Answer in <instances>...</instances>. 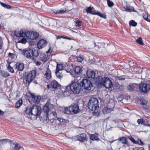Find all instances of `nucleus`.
<instances>
[{"instance_id":"1","label":"nucleus","mask_w":150,"mask_h":150,"mask_svg":"<svg viewBox=\"0 0 150 150\" xmlns=\"http://www.w3.org/2000/svg\"><path fill=\"white\" fill-rule=\"evenodd\" d=\"M96 81L98 84L103 85L105 87L108 88H110L112 86L111 81L108 77L103 78L101 76H98L96 78Z\"/></svg>"},{"instance_id":"2","label":"nucleus","mask_w":150,"mask_h":150,"mask_svg":"<svg viewBox=\"0 0 150 150\" xmlns=\"http://www.w3.org/2000/svg\"><path fill=\"white\" fill-rule=\"evenodd\" d=\"M36 74V71L33 70L24 76L23 81L25 86H28L29 85L30 82L34 79Z\"/></svg>"},{"instance_id":"3","label":"nucleus","mask_w":150,"mask_h":150,"mask_svg":"<svg viewBox=\"0 0 150 150\" xmlns=\"http://www.w3.org/2000/svg\"><path fill=\"white\" fill-rule=\"evenodd\" d=\"M41 108L38 106H33L31 108V116H28V118L32 120L36 119L37 116L41 113Z\"/></svg>"},{"instance_id":"4","label":"nucleus","mask_w":150,"mask_h":150,"mask_svg":"<svg viewBox=\"0 0 150 150\" xmlns=\"http://www.w3.org/2000/svg\"><path fill=\"white\" fill-rule=\"evenodd\" d=\"M98 101L96 98H92L89 100L88 104L89 108L92 110H96L99 107Z\"/></svg>"},{"instance_id":"5","label":"nucleus","mask_w":150,"mask_h":150,"mask_svg":"<svg viewBox=\"0 0 150 150\" xmlns=\"http://www.w3.org/2000/svg\"><path fill=\"white\" fill-rule=\"evenodd\" d=\"M72 92L76 94L79 93L81 90V87L78 83L72 81L70 84Z\"/></svg>"},{"instance_id":"6","label":"nucleus","mask_w":150,"mask_h":150,"mask_svg":"<svg viewBox=\"0 0 150 150\" xmlns=\"http://www.w3.org/2000/svg\"><path fill=\"white\" fill-rule=\"evenodd\" d=\"M94 8L93 6H89L86 9V11L87 13H90L92 14L96 15L101 18H105L106 16L105 14H102L100 12L93 10Z\"/></svg>"},{"instance_id":"7","label":"nucleus","mask_w":150,"mask_h":150,"mask_svg":"<svg viewBox=\"0 0 150 150\" xmlns=\"http://www.w3.org/2000/svg\"><path fill=\"white\" fill-rule=\"evenodd\" d=\"M80 84L84 88L87 90H89L91 89V88L92 87V84L90 81L87 79L83 80L80 83Z\"/></svg>"},{"instance_id":"8","label":"nucleus","mask_w":150,"mask_h":150,"mask_svg":"<svg viewBox=\"0 0 150 150\" xmlns=\"http://www.w3.org/2000/svg\"><path fill=\"white\" fill-rule=\"evenodd\" d=\"M22 54L28 58H31L33 56V51L32 49H29L27 50L20 49Z\"/></svg>"},{"instance_id":"9","label":"nucleus","mask_w":150,"mask_h":150,"mask_svg":"<svg viewBox=\"0 0 150 150\" xmlns=\"http://www.w3.org/2000/svg\"><path fill=\"white\" fill-rule=\"evenodd\" d=\"M139 88L142 92L147 93L150 90V85L145 83H141L139 85Z\"/></svg>"},{"instance_id":"10","label":"nucleus","mask_w":150,"mask_h":150,"mask_svg":"<svg viewBox=\"0 0 150 150\" xmlns=\"http://www.w3.org/2000/svg\"><path fill=\"white\" fill-rule=\"evenodd\" d=\"M26 35L29 39L33 40L37 38L39 36V34L36 32L28 31L26 33Z\"/></svg>"},{"instance_id":"11","label":"nucleus","mask_w":150,"mask_h":150,"mask_svg":"<svg viewBox=\"0 0 150 150\" xmlns=\"http://www.w3.org/2000/svg\"><path fill=\"white\" fill-rule=\"evenodd\" d=\"M70 110L71 114H74L78 113L80 111L78 105L76 104H71L70 106Z\"/></svg>"},{"instance_id":"12","label":"nucleus","mask_w":150,"mask_h":150,"mask_svg":"<svg viewBox=\"0 0 150 150\" xmlns=\"http://www.w3.org/2000/svg\"><path fill=\"white\" fill-rule=\"evenodd\" d=\"M110 104H108V106L104 108L103 110V113L104 114L109 113L112 111H113V108L115 107V103L112 104V107H110Z\"/></svg>"},{"instance_id":"13","label":"nucleus","mask_w":150,"mask_h":150,"mask_svg":"<svg viewBox=\"0 0 150 150\" xmlns=\"http://www.w3.org/2000/svg\"><path fill=\"white\" fill-rule=\"evenodd\" d=\"M47 45L46 41L44 39L40 40L37 43V47L38 49H40L44 47Z\"/></svg>"},{"instance_id":"14","label":"nucleus","mask_w":150,"mask_h":150,"mask_svg":"<svg viewBox=\"0 0 150 150\" xmlns=\"http://www.w3.org/2000/svg\"><path fill=\"white\" fill-rule=\"evenodd\" d=\"M26 33L25 31H24L22 29H20V30H16L15 35L18 37H24L26 36Z\"/></svg>"},{"instance_id":"15","label":"nucleus","mask_w":150,"mask_h":150,"mask_svg":"<svg viewBox=\"0 0 150 150\" xmlns=\"http://www.w3.org/2000/svg\"><path fill=\"white\" fill-rule=\"evenodd\" d=\"M31 97L32 98V100L36 103H38L41 99L40 96H35L33 94H31Z\"/></svg>"},{"instance_id":"16","label":"nucleus","mask_w":150,"mask_h":150,"mask_svg":"<svg viewBox=\"0 0 150 150\" xmlns=\"http://www.w3.org/2000/svg\"><path fill=\"white\" fill-rule=\"evenodd\" d=\"M141 104L142 105L143 108L148 109L150 108V104L147 100L143 99L141 101Z\"/></svg>"},{"instance_id":"17","label":"nucleus","mask_w":150,"mask_h":150,"mask_svg":"<svg viewBox=\"0 0 150 150\" xmlns=\"http://www.w3.org/2000/svg\"><path fill=\"white\" fill-rule=\"evenodd\" d=\"M60 85L55 80L52 81L50 84V86L55 89L60 87Z\"/></svg>"},{"instance_id":"18","label":"nucleus","mask_w":150,"mask_h":150,"mask_svg":"<svg viewBox=\"0 0 150 150\" xmlns=\"http://www.w3.org/2000/svg\"><path fill=\"white\" fill-rule=\"evenodd\" d=\"M39 57H40L39 60L42 62L44 63L47 61L48 59L46 55L44 53H41Z\"/></svg>"},{"instance_id":"19","label":"nucleus","mask_w":150,"mask_h":150,"mask_svg":"<svg viewBox=\"0 0 150 150\" xmlns=\"http://www.w3.org/2000/svg\"><path fill=\"white\" fill-rule=\"evenodd\" d=\"M78 139L81 142H84L86 140V135L85 134H82L78 136Z\"/></svg>"},{"instance_id":"20","label":"nucleus","mask_w":150,"mask_h":150,"mask_svg":"<svg viewBox=\"0 0 150 150\" xmlns=\"http://www.w3.org/2000/svg\"><path fill=\"white\" fill-rule=\"evenodd\" d=\"M15 66L16 68L19 71H22L24 68L23 64L22 63H18L15 65Z\"/></svg>"},{"instance_id":"21","label":"nucleus","mask_w":150,"mask_h":150,"mask_svg":"<svg viewBox=\"0 0 150 150\" xmlns=\"http://www.w3.org/2000/svg\"><path fill=\"white\" fill-rule=\"evenodd\" d=\"M31 108L30 106H28L26 108L25 111V115L28 118V116H31Z\"/></svg>"},{"instance_id":"22","label":"nucleus","mask_w":150,"mask_h":150,"mask_svg":"<svg viewBox=\"0 0 150 150\" xmlns=\"http://www.w3.org/2000/svg\"><path fill=\"white\" fill-rule=\"evenodd\" d=\"M87 75L89 78L94 79L95 77V73L93 71H88Z\"/></svg>"},{"instance_id":"23","label":"nucleus","mask_w":150,"mask_h":150,"mask_svg":"<svg viewBox=\"0 0 150 150\" xmlns=\"http://www.w3.org/2000/svg\"><path fill=\"white\" fill-rule=\"evenodd\" d=\"M44 76L45 78H46V79H50L51 78V72L49 69L48 68L47 69L46 72Z\"/></svg>"},{"instance_id":"24","label":"nucleus","mask_w":150,"mask_h":150,"mask_svg":"<svg viewBox=\"0 0 150 150\" xmlns=\"http://www.w3.org/2000/svg\"><path fill=\"white\" fill-rule=\"evenodd\" d=\"M49 103L47 102L46 104L44 106L43 110L46 113L47 116H48V113L50 110V108L48 107Z\"/></svg>"},{"instance_id":"25","label":"nucleus","mask_w":150,"mask_h":150,"mask_svg":"<svg viewBox=\"0 0 150 150\" xmlns=\"http://www.w3.org/2000/svg\"><path fill=\"white\" fill-rule=\"evenodd\" d=\"M125 11L128 12H132V11L136 12V11L134 9V8L131 6L127 5L124 8Z\"/></svg>"},{"instance_id":"26","label":"nucleus","mask_w":150,"mask_h":150,"mask_svg":"<svg viewBox=\"0 0 150 150\" xmlns=\"http://www.w3.org/2000/svg\"><path fill=\"white\" fill-rule=\"evenodd\" d=\"M60 119L59 118H57V119H55L53 120V123L52 125H58L60 126Z\"/></svg>"},{"instance_id":"27","label":"nucleus","mask_w":150,"mask_h":150,"mask_svg":"<svg viewBox=\"0 0 150 150\" xmlns=\"http://www.w3.org/2000/svg\"><path fill=\"white\" fill-rule=\"evenodd\" d=\"M119 141L121 142L123 144H127V146H129V144L127 140L123 137L120 138L118 139Z\"/></svg>"},{"instance_id":"28","label":"nucleus","mask_w":150,"mask_h":150,"mask_svg":"<svg viewBox=\"0 0 150 150\" xmlns=\"http://www.w3.org/2000/svg\"><path fill=\"white\" fill-rule=\"evenodd\" d=\"M90 139L92 140H99L98 135L96 134L91 135L90 137Z\"/></svg>"},{"instance_id":"29","label":"nucleus","mask_w":150,"mask_h":150,"mask_svg":"<svg viewBox=\"0 0 150 150\" xmlns=\"http://www.w3.org/2000/svg\"><path fill=\"white\" fill-rule=\"evenodd\" d=\"M66 9H64L63 10H57V11H54V13L58 14H63L64 13L66 12Z\"/></svg>"},{"instance_id":"30","label":"nucleus","mask_w":150,"mask_h":150,"mask_svg":"<svg viewBox=\"0 0 150 150\" xmlns=\"http://www.w3.org/2000/svg\"><path fill=\"white\" fill-rule=\"evenodd\" d=\"M81 71V69L79 67H76L74 69V72L76 74H79Z\"/></svg>"},{"instance_id":"31","label":"nucleus","mask_w":150,"mask_h":150,"mask_svg":"<svg viewBox=\"0 0 150 150\" xmlns=\"http://www.w3.org/2000/svg\"><path fill=\"white\" fill-rule=\"evenodd\" d=\"M23 150L22 148H21L20 145L18 144H16L15 145L14 147V149H12L11 150Z\"/></svg>"},{"instance_id":"32","label":"nucleus","mask_w":150,"mask_h":150,"mask_svg":"<svg viewBox=\"0 0 150 150\" xmlns=\"http://www.w3.org/2000/svg\"><path fill=\"white\" fill-rule=\"evenodd\" d=\"M60 126L64 127L66 125V120L62 119H60Z\"/></svg>"},{"instance_id":"33","label":"nucleus","mask_w":150,"mask_h":150,"mask_svg":"<svg viewBox=\"0 0 150 150\" xmlns=\"http://www.w3.org/2000/svg\"><path fill=\"white\" fill-rule=\"evenodd\" d=\"M22 104V101L21 100H18L16 103L15 107L16 108H18Z\"/></svg>"},{"instance_id":"34","label":"nucleus","mask_w":150,"mask_h":150,"mask_svg":"<svg viewBox=\"0 0 150 150\" xmlns=\"http://www.w3.org/2000/svg\"><path fill=\"white\" fill-rule=\"evenodd\" d=\"M136 42L140 45H142L144 44L142 39L141 37H139L136 40Z\"/></svg>"},{"instance_id":"35","label":"nucleus","mask_w":150,"mask_h":150,"mask_svg":"<svg viewBox=\"0 0 150 150\" xmlns=\"http://www.w3.org/2000/svg\"><path fill=\"white\" fill-rule=\"evenodd\" d=\"M63 69V66L61 64H57L56 71H60Z\"/></svg>"},{"instance_id":"36","label":"nucleus","mask_w":150,"mask_h":150,"mask_svg":"<svg viewBox=\"0 0 150 150\" xmlns=\"http://www.w3.org/2000/svg\"><path fill=\"white\" fill-rule=\"evenodd\" d=\"M137 23L133 20L130 21L129 22V25L130 26L135 27L137 25Z\"/></svg>"},{"instance_id":"37","label":"nucleus","mask_w":150,"mask_h":150,"mask_svg":"<svg viewBox=\"0 0 150 150\" xmlns=\"http://www.w3.org/2000/svg\"><path fill=\"white\" fill-rule=\"evenodd\" d=\"M143 125H144L150 127V121L145 119L143 121Z\"/></svg>"},{"instance_id":"38","label":"nucleus","mask_w":150,"mask_h":150,"mask_svg":"<svg viewBox=\"0 0 150 150\" xmlns=\"http://www.w3.org/2000/svg\"><path fill=\"white\" fill-rule=\"evenodd\" d=\"M0 4L2 6H3V7L5 8L8 9H10L11 8V7L10 6V5L1 2Z\"/></svg>"},{"instance_id":"39","label":"nucleus","mask_w":150,"mask_h":150,"mask_svg":"<svg viewBox=\"0 0 150 150\" xmlns=\"http://www.w3.org/2000/svg\"><path fill=\"white\" fill-rule=\"evenodd\" d=\"M59 71H56L55 73L57 77L58 78L61 79L62 77V75L61 73Z\"/></svg>"},{"instance_id":"40","label":"nucleus","mask_w":150,"mask_h":150,"mask_svg":"<svg viewBox=\"0 0 150 150\" xmlns=\"http://www.w3.org/2000/svg\"><path fill=\"white\" fill-rule=\"evenodd\" d=\"M65 91H68V92L70 93L72 92L70 84L66 86Z\"/></svg>"},{"instance_id":"41","label":"nucleus","mask_w":150,"mask_h":150,"mask_svg":"<svg viewBox=\"0 0 150 150\" xmlns=\"http://www.w3.org/2000/svg\"><path fill=\"white\" fill-rule=\"evenodd\" d=\"M75 25L76 26H80L82 25V21L80 20H77L75 21Z\"/></svg>"},{"instance_id":"42","label":"nucleus","mask_w":150,"mask_h":150,"mask_svg":"<svg viewBox=\"0 0 150 150\" xmlns=\"http://www.w3.org/2000/svg\"><path fill=\"white\" fill-rule=\"evenodd\" d=\"M64 112L65 113L67 114H71V111H70V106L69 107V108H66L64 109Z\"/></svg>"},{"instance_id":"43","label":"nucleus","mask_w":150,"mask_h":150,"mask_svg":"<svg viewBox=\"0 0 150 150\" xmlns=\"http://www.w3.org/2000/svg\"><path fill=\"white\" fill-rule=\"evenodd\" d=\"M2 75L4 77H7L9 76V74L7 72L5 71H3L1 72V73Z\"/></svg>"},{"instance_id":"44","label":"nucleus","mask_w":150,"mask_h":150,"mask_svg":"<svg viewBox=\"0 0 150 150\" xmlns=\"http://www.w3.org/2000/svg\"><path fill=\"white\" fill-rule=\"evenodd\" d=\"M7 68L8 70L11 73L14 72V70L13 68L11 67L9 64H8L7 66Z\"/></svg>"},{"instance_id":"45","label":"nucleus","mask_w":150,"mask_h":150,"mask_svg":"<svg viewBox=\"0 0 150 150\" xmlns=\"http://www.w3.org/2000/svg\"><path fill=\"white\" fill-rule=\"evenodd\" d=\"M108 6L109 7H111L114 5V3L110 0H107Z\"/></svg>"},{"instance_id":"46","label":"nucleus","mask_w":150,"mask_h":150,"mask_svg":"<svg viewBox=\"0 0 150 150\" xmlns=\"http://www.w3.org/2000/svg\"><path fill=\"white\" fill-rule=\"evenodd\" d=\"M8 140L6 139H3L0 140V145L1 144H5L7 143L8 142Z\"/></svg>"},{"instance_id":"47","label":"nucleus","mask_w":150,"mask_h":150,"mask_svg":"<svg viewBox=\"0 0 150 150\" xmlns=\"http://www.w3.org/2000/svg\"><path fill=\"white\" fill-rule=\"evenodd\" d=\"M71 93L68 92L64 91V92L62 93V95L64 96H67L70 94Z\"/></svg>"},{"instance_id":"48","label":"nucleus","mask_w":150,"mask_h":150,"mask_svg":"<svg viewBox=\"0 0 150 150\" xmlns=\"http://www.w3.org/2000/svg\"><path fill=\"white\" fill-rule=\"evenodd\" d=\"M26 42L27 41L26 39L24 38H23L18 42H21L22 44H25Z\"/></svg>"},{"instance_id":"49","label":"nucleus","mask_w":150,"mask_h":150,"mask_svg":"<svg viewBox=\"0 0 150 150\" xmlns=\"http://www.w3.org/2000/svg\"><path fill=\"white\" fill-rule=\"evenodd\" d=\"M128 138L133 143L136 144H137V142L132 137L129 136Z\"/></svg>"},{"instance_id":"50","label":"nucleus","mask_w":150,"mask_h":150,"mask_svg":"<svg viewBox=\"0 0 150 150\" xmlns=\"http://www.w3.org/2000/svg\"><path fill=\"white\" fill-rule=\"evenodd\" d=\"M132 150H144V149L143 147H137L133 148Z\"/></svg>"},{"instance_id":"51","label":"nucleus","mask_w":150,"mask_h":150,"mask_svg":"<svg viewBox=\"0 0 150 150\" xmlns=\"http://www.w3.org/2000/svg\"><path fill=\"white\" fill-rule=\"evenodd\" d=\"M39 55L38 51L37 50H34L33 52V56L34 55L35 57H37Z\"/></svg>"},{"instance_id":"52","label":"nucleus","mask_w":150,"mask_h":150,"mask_svg":"<svg viewBox=\"0 0 150 150\" xmlns=\"http://www.w3.org/2000/svg\"><path fill=\"white\" fill-rule=\"evenodd\" d=\"M136 142H137V144H138L140 145H143L144 144L143 142H142L140 139H138V141H136Z\"/></svg>"},{"instance_id":"53","label":"nucleus","mask_w":150,"mask_h":150,"mask_svg":"<svg viewBox=\"0 0 150 150\" xmlns=\"http://www.w3.org/2000/svg\"><path fill=\"white\" fill-rule=\"evenodd\" d=\"M143 120L142 119H139L137 120V122L139 124H140L141 123L143 124Z\"/></svg>"},{"instance_id":"54","label":"nucleus","mask_w":150,"mask_h":150,"mask_svg":"<svg viewBox=\"0 0 150 150\" xmlns=\"http://www.w3.org/2000/svg\"><path fill=\"white\" fill-rule=\"evenodd\" d=\"M77 61L79 62H81L83 61V59L81 57H78L77 58Z\"/></svg>"},{"instance_id":"55","label":"nucleus","mask_w":150,"mask_h":150,"mask_svg":"<svg viewBox=\"0 0 150 150\" xmlns=\"http://www.w3.org/2000/svg\"><path fill=\"white\" fill-rule=\"evenodd\" d=\"M143 17L144 19H149L148 15L146 13L144 14Z\"/></svg>"},{"instance_id":"56","label":"nucleus","mask_w":150,"mask_h":150,"mask_svg":"<svg viewBox=\"0 0 150 150\" xmlns=\"http://www.w3.org/2000/svg\"><path fill=\"white\" fill-rule=\"evenodd\" d=\"M35 64L38 66H39L40 65H41V63L39 61H35Z\"/></svg>"},{"instance_id":"57","label":"nucleus","mask_w":150,"mask_h":150,"mask_svg":"<svg viewBox=\"0 0 150 150\" xmlns=\"http://www.w3.org/2000/svg\"><path fill=\"white\" fill-rule=\"evenodd\" d=\"M57 37V39H60L61 38H63L64 39V38L65 37L64 36H61V35H59V36H56Z\"/></svg>"},{"instance_id":"58","label":"nucleus","mask_w":150,"mask_h":150,"mask_svg":"<svg viewBox=\"0 0 150 150\" xmlns=\"http://www.w3.org/2000/svg\"><path fill=\"white\" fill-rule=\"evenodd\" d=\"M128 89L131 91L133 90L134 88L131 85H130L128 86Z\"/></svg>"},{"instance_id":"59","label":"nucleus","mask_w":150,"mask_h":150,"mask_svg":"<svg viewBox=\"0 0 150 150\" xmlns=\"http://www.w3.org/2000/svg\"><path fill=\"white\" fill-rule=\"evenodd\" d=\"M119 80H124L125 79V78L124 77H117Z\"/></svg>"},{"instance_id":"60","label":"nucleus","mask_w":150,"mask_h":150,"mask_svg":"<svg viewBox=\"0 0 150 150\" xmlns=\"http://www.w3.org/2000/svg\"><path fill=\"white\" fill-rule=\"evenodd\" d=\"M52 114L55 117H56L57 114L56 112L54 111L52 113Z\"/></svg>"},{"instance_id":"61","label":"nucleus","mask_w":150,"mask_h":150,"mask_svg":"<svg viewBox=\"0 0 150 150\" xmlns=\"http://www.w3.org/2000/svg\"><path fill=\"white\" fill-rule=\"evenodd\" d=\"M64 39H68V40H72V38H69V37H65L64 38Z\"/></svg>"},{"instance_id":"62","label":"nucleus","mask_w":150,"mask_h":150,"mask_svg":"<svg viewBox=\"0 0 150 150\" xmlns=\"http://www.w3.org/2000/svg\"><path fill=\"white\" fill-rule=\"evenodd\" d=\"M37 16V18H41V19H43V17H42V16H40V15H38V16Z\"/></svg>"},{"instance_id":"63","label":"nucleus","mask_w":150,"mask_h":150,"mask_svg":"<svg viewBox=\"0 0 150 150\" xmlns=\"http://www.w3.org/2000/svg\"><path fill=\"white\" fill-rule=\"evenodd\" d=\"M4 114V112L0 110V115H3Z\"/></svg>"},{"instance_id":"64","label":"nucleus","mask_w":150,"mask_h":150,"mask_svg":"<svg viewBox=\"0 0 150 150\" xmlns=\"http://www.w3.org/2000/svg\"><path fill=\"white\" fill-rule=\"evenodd\" d=\"M146 60L148 62H150V59H149V58H146Z\"/></svg>"}]
</instances>
